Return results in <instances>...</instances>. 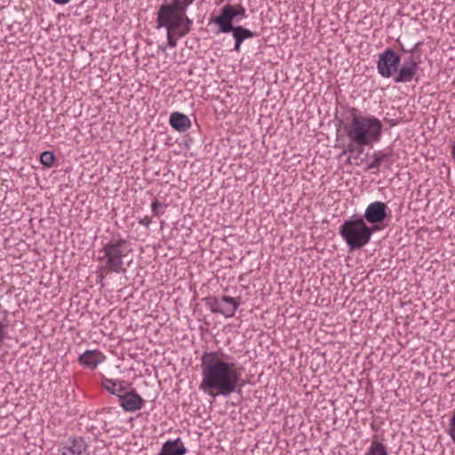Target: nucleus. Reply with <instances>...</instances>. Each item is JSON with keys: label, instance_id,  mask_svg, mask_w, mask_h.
Returning a JSON list of instances; mask_svg holds the SVG:
<instances>
[{"label": "nucleus", "instance_id": "obj_16", "mask_svg": "<svg viewBox=\"0 0 455 455\" xmlns=\"http://www.w3.org/2000/svg\"><path fill=\"white\" fill-rule=\"evenodd\" d=\"M169 124L175 131L179 132H185L191 126V121L188 116L177 111L171 114Z\"/></svg>", "mask_w": 455, "mask_h": 455}, {"label": "nucleus", "instance_id": "obj_33", "mask_svg": "<svg viewBox=\"0 0 455 455\" xmlns=\"http://www.w3.org/2000/svg\"><path fill=\"white\" fill-rule=\"evenodd\" d=\"M159 50H161L163 52H165L166 47L165 46H159Z\"/></svg>", "mask_w": 455, "mask_h": 455}, {"label": "nucleus", "instance_id": "obj_22", "mask_svg": "<svg viewBox=\"0 0 455 455\" xmlns=\"http://www.w3.org/2000/svg\"><path fill=\"white\" fill-rule=\"evenodd\" d=\"M166 205L160 203L158 200H155L151 204V210L154 216H160L164 213L163 209L165 208Z\"/></svg>", "mask_w": 455, "mask_h": 455}, {"label": "nucleus", "instance_id": "obj_5", "mask_svg": "<svg viewBox=\"0 0 455 455\" xmlns=\"http://www.w3.org/2000/svg\"><path fill=\"white\" fill-rule=\"evenodd\" d=\"M126 244L127 240L124 238L106 243L100 251L103 255L98 258L99 261L103 262L100 270L106 273L124 274L127 270L124 262V258L127 254L124 251Z\"/></svg>", "mask_w": 455, "mask_h": 455}, {"label": "nucleus", "instance_id": "obj_17", "mask_svg": "<svg viewBox=\"0 0 455 455\" xmlns=\"http://www.w3.org/2000/svg\"><path fill=\"white\" fill-rule=\"evenodd\" d=\"M156 21L157 28H165L167 29V44H168V45L170 47H176L178 38H180L178 36V30L171 28L170 25H162V23L160 22L158 12H156Z\"/></svg>", "mask_w": 455, "mask_h": 455}, {"label": "nucleus", "instance_id": "obj_23", "mask_svg": "<svg viewBox=\"0 0 455 455\" xmlns=\"http://www.w3.org/2000/svg\"><path fill=\"white\" fill-rule=\"evenodd\" d=\"M447 433L452 441L455 440V408L449 421Z\"/></svg>", "mask_w": 455, "mask_h": 455}, {"label": "nucleus", "instance_id": "obj_25", "mask_svg": "<svg viewBox=\"0 0 455 455\" xmlns=\"http://www.w3.org/2000/svg\"><path fill=\"white\" fill-rule=\"evenodd\" d=\"M355 145H356L355 143L350 141L347 144V146L346 147V148L341 152L340 156L346 155L347 153H351V154L355 153V149H356Z\"/></svg>", "mask_w": 455, "mask_h": 455}, {"label": "nucleus", "instance_id": "obj_15", "mask_svg": "<svg viewBox=\"0 0 455 455\" xmlns=\"http://www.w3.org/2000/svg\"><path fill=\"white\" fill-rule=\"evenodd\" d=\"M102 386L109 394L120 399V396L126 391L130 384L126 383L124 380L103 378Z\"/></svg>", "mask_w": 455, "mask_h": 455}, {"label": "nucleus", "instance_id": "obj_12", "mask_svg": "<svg viewBox=\"0 0 455 455\" xmlns=\"http://www.w3.org/2000/svg\"><path fill=\"white\" fill-rule=\"evenodd\" d=\"M87 448L88 444L83 437H70L62 443L61 455H82Z\"/></svg>", "mask_w": 455, "mask_h": 455}, {"label": "nucleus", "instance_id": "obj_26", "mask_svg": "<svg viewBox=\"0 0 455 455\" xmlns=\"http://www.w3.org/2000/svg\"><path fill=\"white\" fill-rule=\"evenodd\" d=\"M420 44H421L420 42L417 43V44H416L412 48H411V49H410V47H407V48H403V47H402V52H406V53H411V54H412V53H414V52L418 50V48H419V46L420 45Z\"/></svg>", "mask_w": 455, "mask_h": 455}, {"label": "nucleus", "instance_id": "obj_3", "mask_svg": "<svg viewBox=\"0 0 455 455\" xmlns=\"http://www.w3.org/2000/svg\"><path fill=\"white\" fill-rule=\"evenodd\" d=\"M195 0H172L162 4L157 12L162 25H170L178 30V36L184 37L192 29L193 20L186 14L188 6Z\"/></svg>", "mask_w": 455, "mask_h": 455}, {"label": "nucleus", "instance_id": "obj_2", "mask_svg": "<svg viewBox=\"0 0 455 455\" xmlns=\"http://www.w3.org/2000/svg\"><path fill=\"white\" fill-rule=\"evenodd\" d=\"M349 116L342 122L343 129L351 142L369 146L379 142L383 132L381 121L370 115H363L356 108L348 110Z\"/></svg>", "mask_w": 455, "mask_h": 455}, {"label": "nucleus", "instance_id": "obj_8", "mask_svg": "<svg viewBox=\"0 0 455 455\" xmlns=\"http://www.w3.org/2000/svg\"><path fill=\"white\" fill-rule=\"evenodd\" d=\"M419 65L412 56L403 59L400 62V67L397 68L395 75L393 76V81L395 84L411 83L413 80L418 81Z\"/></svg>", "mask_w": 455, "mask_h": 455}, {"label": "nucleus", "instance_id": "obj_7", "mask_svg": "<svg viewBox=\"0 0 455 455\" xmlns=\"http://www.w3.org/2000/svg\"><path fill=\"white\" fill-rule=\"evenodd\" d=\"M401 56L392 48H386L379 54L377 69L380 76L384 78L393 77L400 67Z\"/></svg>", "mask_w": 455, "mask_h": 455}, {"label": "nucleus", "instance_id": "obj_31", "mask_svg": "<svg viewBox=\"0 0 455 455\" xmlns=\"http://www.w3.org/2000/svg\"><path fill=\"white\" fill-rule=\"evenodd\" d=\"M113 410H115V408H112V407H107V408H103V409H102V411H104V412H108V413H110Z\"/></svg>", "mask_w": 455, "mask_h": 455}, {"label": "nucleus", "instance_id": "obj_34", "mask_svg": "<svg viewBox=\"0 0 455 455\" xmlns=\"http://www.w3.org/2000/svg\"><path fill=\"white\" fill-rule=\"evenodd\" d=\"M352 157H353V156H349V157L347 158V164H351V158H352Z\"/></svg>", "mask_w": 455, "mask_h": 455}, {"label": "nucleus", "instance_id": "obj_18", "mask_svg": "<svg viewBox=\"0 0 455 455\" xmlns=\"http://www.w3.org/2000/svg\"><path fill=\"white\" fill-rule=\"evenodd\" d=\"M392 151L387 153H383L381 151L375 152L372 156V162L367 166L366 169H379L383 163L389 161V158L392 156Z\"/></svg>", "mask_w": 455, "mask_h": 455}, {"label": "nucleus", "instance_id": "obj_9", "mask_svg": "<svg viewBox=\"0 0 455 455\" xmlns=\"http://www.w3.org/2000/svg\"><path fill=\"white\" fill-rule=\"evenodd\" d=\"M388 216L387 205L380 201L371 203L365 209L364 214L361 215L369 226L379 227Z\"/></svg>", "mask_w": 455, "mask_h": 455}, {"label": "nucleus", "instance_id": "obj_27", "mask_svg": "<svg viewBox=\"0 0 455 455\" xmlns=\"http://www.w3.org/2000/svg\"><path fill=\"white\" fill-rule=\"evenodd\" d=\"M420 44H421L420 42L417 43V44H416L412 48H411V49H410V47H407V48H403V47H402V52H406V53H411V54H412V53H414V52L418 50V48H419V46L420 45Z\"/></svg>", "mask_w": 455, "mask_h": 455}, {"label": "nucleus", "instance_id": "obj_29", "mask_svg": "<svg viewBox=\"0 0 455 455\" xmlns=\"http://www.w3.org/2000/svg\"><path fill=\"white\" fill-rule=\"evenodd\" d=\"M54 4H60V5H65L68 4L71 0H52Z\"/></svg>", "mask_w": 455, "mask_h": 455}, {"label": "nucleus", "instance_id": "obj_10", "mask_svg": "<svg viewBox=\"0 0 455 455\" xmlns=\"http://www.w3.org/2000/svg\"><path fill=\"white\" fill-rule=\"evenodd\" d=\"M218 32L228 34L232 33V36L235 39L234 51L239 52L241 51V45L244 40L252 38L256 36L254 32L251 30L243 27V26H235V25H217Z\"/></svg>", "mask_w": 455, "mask_h": 455}, {"label": "nucleus", "instance_id": "obj_6", "mask_svg": "<svg viewBox=\"0 0 455 455\" xmlns=\"http://www.w3.org/2000/svg\"><path fill=\"white\" fill-rule=\"evenodd\" d=\"M247 18L246 9L242 4H225L220 8L218 15H212L209 24L215 25H234V21H240Z\"/></svg>", "mask_w": 455, "mask_h": 455}, {"label": "nucleus", "instance_id": "obj_4", "mask_svg": "<svg viewBox=\"0 0 455 455\" xmlns=\"http://www.w3.org/2000/svg\"><path fill=\"white\" fill-rule=\"evenodd\" d=\"M363 219L361 215L354 214L339 228V234L350 251L364 247L370 243L373 233L380 230V227L369 226Z\"/></svg>", "mask_w": 455, "mask_h": 455}, {"label": "nucleus", "instance_id": "obj_13", "mask_svg": "<svg viewBox=\"0 0 455 455\" xmlns=\"http://www.w3.org/2000/svg\"><path fill=\"white\" fill-rule=\"evenodd\" d=\"M241 304V298H233L224 295L220 298L219 314L226 318L235 315L238 307Z\"/></svg>", "mask_w": 455, "mask_h": 455}, {"label": "nucleus", "instance_id": "obj_14", "mask_svg": "<svg viewBox=\"0 0 455 455\" xmlns=\"http://www.w3.org/2000/svg\"><path fill=\"white\" fill-rule=\"evenodd\" d=\"M104 358L99 350H86L79 355L78 362L81 365L88 369H95Z\"/></svg>", "mask_w": 455, "mask_h": 455}, {"label": "nucleus", "instance_id": "obj_30", "mask_svg": "<svg viewBox=\"0 0 455 455\" xmlns=\"http://www.w3.org/2000/svg\"><path fill=\"white\" fill-rule=\"evenodd\" d=\"M358 147H359V148H358V150H357L356 155L353 156V158H355V159L358 158V157H359V156H360V155L363 153V147H361V146H358Z\"/></svg>", "mask_w": 455, "mask_h": 455}, {"label": "nucleus", "instance_id": "obj_20", "mask_svg": "<svg viewBox=\"0 0 455 455\" xmlns=\"http://www.w3.org/2000/svg\"><path fill=\"white\" fill-rule=\"evenodd\" d=\"M55 160V155L52 151H44L40 155L41 164L47 168L53 166Z\"/></svg>", "mask_w": 455, "mask_h": 455}, {"label": "nucleus", "instance_id": "obj_11", "mask_svg": "<svg viewBox=\"0 0 455 455\" xmlns=\"http://www.w3.org/2000/svg\"><path fill=\"white\" fill-rule=\"evenodd\" d=\"M120 406L124 411L133 412L140 410L144 404L145 400L137 393L134 388L126 391L120 396Z\"/></svg>", "mask_w": 455, "mask_h": 455}, {"label": "nucleus", "instance_id": "obj_21", "mask_svg": "<svg viewBox=\"0 0 455 455\" xmlns=\"http://www.w3.org/2000/svg\"><path fill=\"white\" fill-rule=\"evenodd\" d=\"M204 300L212 313L219 314L220 298L215 296H208L204 298Z\"/></svg>", "mask_w": 455, "mask_h": 455}, {"label": "nucleus", "instance_id": "obj_24", "mask_svg": "<svg viewBox=\"0 0 455 455\" xmlns=\"http://www.w3.org/2000/svg\"><path fill=\"white\" fill-rule=\"evenodd\" d=\"M9 326V323L4 319L0 321V346L4 343L6 337V329Z\"/></svg>", "mask_w": 455, "mask_h": 455}, {"label": "nucleus", "instance_id": "obj_35", "mask_svg": "<svg viewBox=\"0 0 455 455\" xmlns=\"http://www.w3.org/2000/svg\"><path fill=\"white\" fill-rule=\"evenodd\" d=\"M452 442H453V443H454V444H455V440H453Z\"/></svg>", "mask_w": 455, "mask_h": 455}, {"label": "nucleus", "instance_id": "obj_19", "mask_svg": "<svg viewBox=\"0 0 455 455\" xmlns=\"http://www.w3.org/2000/svg\"><path fill=\"white\" fill-rule=\"evenodd\" d=\"M364 455H387V451L382 443L373 441Z\"/></svg>", "mask_w": 455, "mask_h": 455}, {"label": "nucleus", "instance_id": "obj_28", "mask_svg": "<svg viewBox=\"0 0 455 455\" xmlns=\"http://www.w3.org/2000/svg\"><path fill=\"white\" fill-rule=\"evenodd\" d=\"M139 223L142 226H145L146 228H148L151 224V219L148 216L141 218L139 220Z\"/></svg>", "mask_w": 455, "mask_h": 455}, {"label": "nucleus", "instance_id": "obj_32", "mask_svg": "<svg viewBox=\"0 0 455 455\" xmlns=\"http://www.w3.org/2000/svg\"><path fill=\"white\" fill-rule=\"evenodd\" d=\"M451 155H452V157H453L454 162H455V142L452 143Z\"/></svg>", "mask_w": 455, "mask_h": 455}, {"label": "nucleus", "instance_id": "obj_1", "mask_svg": "<svg viewBox=\"0 0 455 455\" xmlns=\"http://www.w3.org/2000/svg\"><path fill=\"white\" fill-rule=\"evenodd\" d=\"M228 355L217 351H204L201 355V374L203 379L199 389L212 397H225L242 389L241 372L236 364L228 362Z\"/></svg>", "mask_w": 455, "mask_h": 455}]
</instances>
